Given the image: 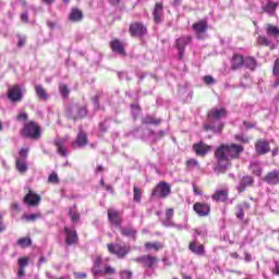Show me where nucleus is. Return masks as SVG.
I'll use <instances>...</instances> for the list:
<instances>
[{"mask_svg":"<svg viewBox=\"0 0 279 279\" xmlns=\"http://www.w3.org/2000/svg\"><path fill=\"white\" fill-rule=\"evenodd\" d=\"M245 151V147L239 144H220L215 150V158L218 161V171L220 173L227 172L228 168L232 166L230 160H238L241 154Z\"/></svg>","mask_w":279,"mask_h":279,"instance_id":"1","label":"nucleus"},{"mask_svg":"<svg viewBox=\"0 0 279 279\" xmlns=\"http://www.w3.org/2000/svg\"><path fill=\"white\" fill-rule=\"evenodd\" d=\"M20 135L24 138L39 141L41 138V126L36 121L24 123L23 129L20 130Z\"/></svg>","mask_w":279,"mask_h":279,"instance_id":"2","label":"nucleus"},{"mask_svg":"<svg viewBox=\"0 0 279 279\" xmlns=\"http://www.w3.org/2000/svg\"><path fill=\"white\" fill-rule=\"evenodd\" d=\"M107 252L111 255L118 256V258L122 259L129 255L131 252V247L128 245H122L119 243H107Z\"/></svg>","mask_w":279,"mask_h":279,"instance_id":"3","label":"nucleus"},{"mask_svg":"<svg viewBox=\"0 0 279 279\" xmlns=\"http://www.w3.org/2000/svg\"><path fill=\"white\" fill-rule=\"evenodd\" d=\"M129 34L133 38L142 39L147 35V27L143 22H131L129 26Z\"/></svg>","mask_w":279,"mask_h":279,"instance_id":"4","label":"nucleus"},{"mask_svg":"<svg viewBox=\"0 0 279 279\" xmlns=\"http://www.w3.org/2000/svg\"><path fill=\"white\" fill-rule=\"evenodd\" d=\"M171 194V185L165 181H161L153 190V196L158 198L169 197Z\"/></svg>","mask_w":279,"mask_h":279,"instance_id":"5","label":"nucleus"},{"mask_svg":"<svg viewBox=\"0 0 279 279\" xmlns=\"http://www.w3.org/2000/svg\"><path fill=\"white\" fill-rule=\"evenodd\" d=\"M193 40L191 36H182L175 40V47L178 49V60L181 61L184 58L185 47Z\"/></svg>","mask_w":279,"mask_h":279,"instance_id":"6","label":"nucleus"},{"mask_svg":"<svg viewBox=\"0 0 279 279\" xmlns=\"http://www.w3.org/2000/svg\"><path fill=\"white\" fill-rule=\"evenodd\" d=\"M107 220H109V223L114 226L116 228H121L122 214L117 209L109 208L107 209Z\"/></svg>","mask_w":279,"mask_h":279,"instance_id":"7","label":"nucleus"},{"mask_svg":"<svg viewBox=\"0 0 279 279\" xmlns=\"http://www.w3.org/2000/svg\"><path fill=\"white\" fill-rule=\"evenodd\" d=\"M135 263L142 265L145 268L151 269L158 264V258L147 254L135 258Z\"/></svg>","mask_w":279,"mask_h":279,"instance_id":"8","label":"nucleus"},{"mask_svg":"<svg viewBox=\"0 0 279 279\" xmlns=\"http://www.w3.org/2000/svg\"><path fill=\"white\" fill-rule=\"evenodd\" d=\"M7 98H9V100L13 102L22 101L23 94L21 85L11 86L7 92Z\"/></svg>","mask_w":279,"mask_h":279,"instance_id":"9","label":"nucleus"},{"mask_svg":"<svg viewBox=\"0 0 279 279\" xmlns=\"http://www.w3.org/2000/svg\"><path fill=\"white\" fill-rule=\"evenodd\" d=\"M255 154L264 156L270 153V143L267 140H257L254 144Z\"/></svg>","mask_w":279,"mask_h":279,"instance_id":"10","label":"nucleus"},{"mask_svg":"<svg viewBox=\"0 0 279 279\" xmlns=\"http://www.w3.org/2000/svg\"><path fill=\"white\" fill-rule=\"evenodd\" d=\"M63 232H65V245L71 246V245H77L80 238L78 233L75 230H72L69 227L63 228Z\"/></svg>","mask_w":279,"mask_h":279,"instance_id":"11","label":"nucleus"},{"mask_svg":"<svg viewBox=\"0 0 279 279\" xmlns=\"http://www.w3.org/2000/svg\"><path fill=\"white\" fill-rule=\"evenodd\" d=\"M165 5L162 2H157L153 9V19L155 24H161L165 19Z\"/></svg>","mask_w":279,"mask_h":279,"instance_id":"12","label":"nucleus"},{"mask_svg":"<svg viewBox=\"0 0 279 279\" xmlns=\"http://www.w3.org/2000/svg\"><path fill=\"white\" fill-rule=\"evenodd\" d=\"M192 149H194L197 157H205L210 153L213 147L209 146L208 144H205L203 141H201L192 145Z\"/></svg>","mask_w":279,"mask_h":279,"instance_id":"13","label":"nucleus"},{"mask_svg":"<svg viewBox=\"0 0 279 279\" xmlns=\"http://www.w3.org/2000/svg\"><path fill=\"white\" fill-rule=\"evenodd\" d=\"M41 196L37 195L36 192L32 190L28 191L27 195L24 196V204L28 207H37L40 205Z\"/></svg>","mask_w":279,"mask_h":279,"instance_id":"14","label":"nucleus"},{"mask_svg":"<svg viewBox=\"0 0 279 279\" xmlns=\"http://www.w3.org/2000/svg\"><path fill=\"white\" fill-rule=\"evenodd\" d=\"M244 64H245V58L243 57V54L235 52L233 53V56H231V59H230L231 71L241 70Z\"/></svg>","mask_w":279,"mask_h":279,"instance_id":"15","label":"nucleus"},{"mask_svg":"<svg viewBox=\"0 0 279 279\" xmlns=\"http://www.w3.org/2000/svg\"><path fill=\"white\" fill-rule=\"evenodd\" d=\"M194 213L197 217H208L210 215V205L206 203H195Z\"/></svg>","mask_w":279,"mask_h":279,"instance_id":"16","label":"nucleus"},{"mask_svg":"<svg viewBox=\"0 0 279 279\" xmlns=\"http://www.w3.org/2000/svg\"><path fill=\"white\" fill-rule=\"evenodd\" d=\"M264 182L272 186L279 185V169L267 172L266 177H264Z\"/></svg>","mask_w":279,"mask_h":279,"instance_id":"17","label":"nucleus"},{"mask_svg":"<svg viewBox=\"0 0 279 279\" xmlns=\"http://www.w3.org/2000/svg\"><path fill=\"white\" fill-rule=\"evenodd\" d=\"M211 201L227 203L229 201V190L228 187L216 190L214 195H211Z\"/></svg>","mask_w":279,"mask_h":279,"instance_id":"18","label":"nucleus"},{"mask_svg":"<svg viewBox=\"0 0 279 279\" xmlns=\"http://www.w3.org/2000/svg\"><path fill=\"white\" fill-rule=\"evenodd\" d=\"M88 145V135L84 131H81L76 135L75 142L72 143L73 148H83Z\"/></svg>","mask_w":279,"mask_h":279,"instance_id":"19","label":"nucleus"},{"mask_svg":"<svg viewBox=\"0 0 279 279\" xmlns=\"http://www.w3.org/2000/svg\"><path fill=\"white\" fill-rule=\"evenodd\" d=\"M227 117V109L225 108H213L209 113H207V119L220 121L222 118Z\"/></svg>","mask_w":279,"mask_h":279,"instance_id":"20","label":"nucleus"},{"mask_svg":"<svg viewBox=\"0 0 279 279\" xmlns=\"http://www.w3.org/2000/svg\"><path fill=\"white\" fill-rule=\"evenodd\" d=\"M72 23H81L84 20V12L73 7L68 17Z\"/></svg>","mask_w":279,"mask_h":279,"instance_id":"21","label":"nucleus"},{"mask_svg":"<svg viewBox=\"0 0 279 279\" xmlns=\"http://www.w3.org/2000/svg\"><path fill=\"white\" fill-rule=\"evenodd\" d=\"M255 183V180L253 177H243L242 180H240L239 186H238V192L243 193L246 191L247 187L253 186Z\"/></svg>","mask_w":279,"mask_h":279,"instance_id":"22","label":"nucleus"},{"mask_svg":"<svg viewBox=\"0 0 279 279\" xmlns=\"http://www.w3.org/2000/svg\"><path fill=\"white\" fill-rule=\"evenodd\" d=\"M192 28L195 31L196 36H201L208 31V22L201 20L199 22L192 24Z\"/></svg>","mask_w":279,"mask_h":279,"instance_id":"23","label":"nucleus"},{"mask_svg":"<svg viewBox=\"0 0 279 279\" xmlns=\"http://www.w3.org/2000/svg\"><path fill=\"white\" fill-rule=\"evenodd\" d=\"M116 274H117V268H113L110 265H107L104 269L100 268L99 270L92 272L94 277L114 276Z\"/></svg>","mask_w":279,"mask_h":279,"instance_id":"24","label":"nucleus"},{"mask_svg":"<svg viewBox=\"0 0 279 279\" xmlns=\"http://www.w3.org/2000/svg\"><path fill=\"white\" fill-rule=\"evenodd\" d=\"M110 49L114 53H119L121 56H125L126 54V51L124 50V45L119 39H113V40L110 41Z\"/></svg>","mask_w":279,"mask_h":279,"instance_id":"25","label":"nucleus"},{"mask_svg":"<svg viewBox=\"0 0 279 279\" xmlns=\"http://www.w3.org/2000/svg\"><path fill=\"white\" fill-rule=\"evenodd\" d=\"M187 248L191 251V253H194L197 256H204L205 255V246L204 244H197L196 241L190 242V245Z\"/></svg>","mask_w":279,"mask_h":279,"instance_id":"26","label":"nucleus"},{"mask_svg":"<svg viewBox=\"0 0 279 279\" xmlns=\"http://www.w3.org/2000/svg\"><path fill=\"white\" fill-rule=\"evenodd\" d=\"M251 208V204L247 202H243L235 206V217H238L239 220H243L245 218V211Z\"/></svg>","mask_w":279,"mask_h":279,"instance_id":"27","label":"nucleus"},{"mask_svg":"<svg viewBox=\"0 0 279 279\" xmlns=\"http://www.w3.org/2000/svg\"><path fill=\"white\" fill-rule=\"evenodd\" d=\"M120 230L121 235H123L124 238H129L133 241H136L137 236V231L134 228H123L122 226L118 227Z\"/></svg>","mask_w":279,"mask_h":279,"instance_id":"28","label":"nucleus"},{"mask_svg":"<svg viewBox=\"0 0 279 279\" xmlns=\"http://www.w3.org/2000/svg\"><path fill=\"white\" fill-rule=\"evenodd\" d=\"M144 247L147 251L159 252L165 250V244L162 242H145Z\"/></svg>","mask_w":279,"mask_h":279,"instance_id":"29","label":"nucleus"},{"mask_svg":"<svg viewBox=\"0 0 279 279\" xmlns=\"http://www.w3.org/2000/svg\"><path fill=\"white\" fill-rule=\"evenodd\" d=\"M35 94L37 95L38 99L43 101L48 100V94L45 87L43 85H35L34 86Z\"/></svg>","mask_w":279,"mask_h":279,"instance_id":"30","label":"nucleus"},{"mask_svg":"<svg viewBox=\"0 0 279 279\" xmlns=\"http://www.w3.org/2000/svg\"><path fill=\"white\" fill-rule=\"evenodd\" d=\"M53 145L57 147V153L61 157H66L68 151L66 148L64 147V141L62 140H54Z\"/></svg>","mask_w":279,"mask_h":279,"instance_id":"31","label":"nucleus"},{"mask_svg":"<svg viewBox=\"0 0 279 279\" xmlns=\"http://www.w3.org/2000/svg\"><path fill=\"white\" fill-rule=\"evenodd\" d=\"M15 169H17L20 173L27 172L28 166H27L26 159H21V158L15 159Z\"/></svg>","mask_w":279,"mask_h":279,"instance_id":"32","label":"nucleus"},{"mask_svg":"<svg viewBox=\"0 0 279 279\" xmlns=\"http://www.w3.org/2000/svg\"><path fill=\"white\" fill-rule=\"evenodd\" d=\"M266 34L267 36L279 38V27L276 25L267 24Z\"/></svg>","mask_w":279,"mask_h":279,"instance_id":"33","label":"nucleus"},{"mask_svg":"<svg viewBox=\"0 0 279 279\" xmlns=\"http://www.w3.org/2000/svg\"><path fill=\"white\" fill-rule=\"evenodd\" d=\"M244 65L250 71H255L257 66L256 59L253 57H247L244 59Z\"/></svg>","mask_w":279,"mask_h":279,"instance_id":"34","label":"nucleus"},{"mask_svg":"<svg viewBox=\"0 0 279 279\" xmlns=\"http://www.w3.org/2000/svg\"><path fill=\"white\" fill-rule=\"evenodd\" d=\"M22 220H25L26 222H36L37 220L41 219L40 213L35 214H28L21 217Z\"/></svg>","mask_w":279,"mask_h":279,"instance_id":"35","label":"nucleus"},{"mask_svg":"<svg viewBox=\"0 0 279 279\" xmlns=\"http://www.w3.org/2000/svg\"><path fill=\"white\" fill-rule=\"evenodd\" d=\"M77 114L73 116V121H77L80 119H84L87 114L86 107L76 106Z\"/></svg>","mask_w":279,"mask_h":279,"instance_id":"36","label":"nucleus"},{"mask_svg":"<svg viewBox=\"0 0 279 279\" xmlns=\"http://www.w3.org/2000/svg\"><path fill=\"white\" fill-rule=\"evenodd\" d=\"M70 218L72 220L73 223H78L80 219H81V215L80 213L76 210L75 207H70Z\"/></svg>","mask_w":279,"mask_h":279,"instance_id":"37","label":"nucleus"},{"mask_svg":"<svg viewBox=\"0 0 279 279\" xmlns=\"http://www.w3.org/2000/svg\"><path fill=\"white\" fill-rule=\"evenodd\" d=\"M17 245H20L21 248H27L32 245V239L29 236L21 238L17 240Z\"/></svg>","mask_w":279,"mask_h":279,"instance_id":"38","label":"nucleus"},{"mask_svg":"<svg viewBox=\"0 0 279 279\" xmlns=\"http://www.w3.org/2000/svg\"><path fill=\"white\" fill-rule=\"evenodd\" d=\"M256 43H257V46H259V47H270L269 38H267L266 36H263V35H259L257 37Z\"/></svg>","mask_w":279,"mask_h":279,"instance_id":"39","label":"nucleus"},{"mask_svg":"<svg viewBox=\"0 0 279 279\" xmlns=\"http://www.w3.org/2000/svg\"><path fill=\"white\" fill-rule=\"evenodd\" d=\"M100 266H102V256L97 255L94 259V267L92 268V274L98 271L100 269Z\"/></svg>","mask_w":279,"mask_h":279,"instance_id":"40","label":"nucleus"},{"mask_svg":"<svg viewBox=\"0 0 279 279\" xmlns=\"http://www.w3.org/2000/svg\"><path fill=\"white\" fill-rule=\"evenodd\" d=\"M142 195H143L142 190L138 189L137 186H134L133 187V201L135 203H141L142 202Z\"/></svg>","mask_w":279,"mask_h":279,"instance_id":"41","label":"nucleus"},{"mask_svg":"<svg viewBox=\"0 0 279 279\" xmlns=\"http://www.w3.org/2000/svg\"><path fill=\"white\" fill-rule=\"evenodd\" d=\"M161 123L160 119H155L151 118L150 116H147L143 119V124H154V125H158Z\"/></svg>","mask_w":279,"mask_h":279,"instance_id":"42","label":"nucleus"},{"mask_svg":"<svg viewBox=\"0 0 279 279\" xmlns=\"http://www.w3.org/2000/svg\"><path fill=\"white\" fill-rule=\"evenodd\" d=\"M59 94H61L62 98H69L70 89L68 85H59Z\"/></svg>","mask_w":279,"mask_h":279,"instance_id":"43","label":"nucleus"},{"mask_svg":"<svg viewBox=\"0 0 279 279\" xmlns=\"http://www.w3.org/2000/svg\"><path fill=\"white\" fill-rule=\"evenodd\" d=\"M185 166H186V170H193L196 167H198V161L194 158H191L186 160Z\"/></svg>","mask_w":279,"mask_h":279,"instance_id":"44","label":"nucleus"},{"mask_svg":"<svg viewBox=\"0 0 279 279\" xmlns=\"http://www.w3.org/2000/svg\"><path fill=\"white\" fill-rule=\"evenodd\" d=\"M29 258L27 256L20 257L17 265L20 268L25 269L28 266Z\"/></svg>","mask_w":279,"mask_h":279,"instance_id":"45","label":"nucleus"},{"mask_svg":"<svg viewBox=\"0 0 279 279\" xmlns=\"http://www.w3.org/2000/svg\"><path fill=\"white\" fill-rule=\"evenodd\" d=\"M278 3L275 2H269L264 7V12L266 13H271L277 9Z\"/></svg>","mask_w":279,"mask_h":279,"instance_id":"46","label":"nucleus"},{"mask_svg":"<svg viewBox=\"0 0 279 279\" xmlns=\"http://www.w3.org/2000/svg\"><path fill=\"white\" fill-rule=\"evenodd\" d=\"M132 277H133L132 270L124 269V270L120 271V278L121 279H132Z\"/></svg>","mask_w":279,"mask_h":279,"instance_id":"47","label":"nucleus"},{"mask_svg":"<svg viewBox=\"0 0 279 279\" xmlns=\"http://www.w3.org/2000/svg\"><path fill=\"white\" fill-rule=\"evenodd\" d=\"M48 183L58 184L60 183V179L58 178V174L56 172L49 174L48 177Z\"/></svg>","mask_w":279,"mask_h":279,"instance_id":"48","label":"nucleus"},{"mask_svg":"<svg viewBox=\"0 0 279 279\" xmlns=\"http://www.w3.org/2000/svg\"><path fill=\"white\" fill-rule=\"evenodd\" d=\"M234 140L239 143L247 144L248 138L244 134H235Z\"/></svg>","mask_w":279,"mask_h":279,"instance_id":"49","label":"nucleus"},{"mask_svg":"<svg viewBox=\"0 0 279 279\" xmlns=\"http://www.w3.org/2000/svg\"><path fill=\"white\" fill-rule=\"evenodd\" d=\"M225 124L220 123L218 124V126H211V132H214V134H221L223 131Z\"/></svg>","mask_w":279,"mask_h":279,"instance_id":"50","label":"nucleus"},{"mask_svg":"<svg viewBox=\"0 0 279 279\" xmlns=\"http://www.w3.org/2000/svg\"><path fill=\"white\" fill-rule=\"evenodd\" d=\"M19 154H20L21 160H26L28 157V148H25V147L21 148Z\"/></svg>","mask_w":279,"mask_h":279,"instance_id":"51","label":"nucleus"},{"mask_svg":"<svg viewBox=\"0 0 279 279\" xmlns=\"http://www.w3.org/2000/svg\"><path fill=\"white\" fill-rule=\"evenodd\" d=\"M272 75L279 76V59H276V61L274 62Z\"/></svg>","mask_w":279,"mask_h":279,"instance_id":"52","label":"nucleus"},{"mask_svg":"<svg viewBox=\"0 0 279 279\" xmlns=\"http://www.w3.org/2000/svg\"><path fill=\"white\" fill-rule=\"evenodd\" d=\"M174 217V209L170 208L166 210V219L168 221L172 220V218Z\"/></svg>","mask_w":279,"mask_h":279,"instance_id":"53","label":"nucleus"},{"mask_svg":"<svg viewBox=\"0 0 279 279\" xmlns=\"http://www.w3.org/2000/svg\"><path fill=\"white\" fill-rule=\"evenodd\" d=\"M204 82L206 85H213L215 84V78L210 75L204 76Z\"/></svg>","mask_w":279,"mask_h":279,"instance_id":"54","label":"nucleus"},{"mask_svg":"<svg viewBox=\"0 0 279 279\" xmlns=\"http://www.w3.org/2000/svg\"><path fill=\"white\" fill-rule=\"evenodd\" d=\"M27 120H28V114H27V113H25V112L19 113V116H17V121H20V122H25V121H27Z\"/></svg>","mask_w":279,"mask_h":279,"instance_id":"55","label":"nucleus"},{"mask_svg":"<svg viewBox=\"0 0 279 279\" xmlns=\"http://www.w3.org/2000/svg\"><path fill=\"white\" fill-rule=\"evenodd\" d=\"M94 106L97 110H100V96L99 95L94 97Z\"/></svg>","mask_w":279,"mask_h":279,"instance_id":"56","label":"nucleus"},{"mask_svg":"<svg viewBox=\"0 0 279 279\" xmlns=\"http://www.w3.org/2000/svg\"><path fill=\"white\" fill-rule=\"evenodd\" d=\"M243 125L247 130H252V129L256 128V123L248 122V121H243Z\"/></svg>","mask_w":279,"mask_h":279,"instance_id":"57","label":"nucleus"},{"mask_svg":"<svg viewBox=\"0 0 279 279\" xmlns=\"http://www.w3.org/2000/svg\"><path fill=\"white\" fill-rule=\"evenodd\" d=\"M73 276L75 279H86L88 277L86 272H73Z\"/></svg>","mask_w":279,"mask_h":279,"instance_id":"58","label":"nucleus"},{"mask_svg":"<svg viewBox=\"0 0 279 279\" xmlns=\"http://www.w3.org/2000/svg\"><path fill=\"white\" fill-rule=\"evenodd\" d=\"M46 263H47V257H45V256L39 257L38 264H37L38 269H40L41 266L45 265Z\"/></svg>","mask_w":279,"mask_h":279,"instance_id":"59","label":"nucleus"},{"mask_svg":"<svg viewBox=\"0 0 279 279\" xmlns=\"http://www.w3.org/2000/svg\"><path fill=\"white\" fill-rule=\"evenodd\" d=\"M193 191L195 196H202L203 195V191L199 190L198 186H196L195 184L193 185Z\"/></svg>","mask_w":279,"mask_h":279,"instance_id":"60","label":"nucleus"},{"mask_svg":"<svg viewBox=\"0 0 279 279\" xmlns=\"http://www.w3.org/2000/svg\"><path fill=\"white\" fill-rule=\"evenodd\" d=\"M3 231H5V225L3 222L2 214H0V233H2Z\"/></svg>","mask_w":279,"mask_h":279,"instance_id":"61","label":"nucleus"},{"mask_svg":"<svg viewBox=\"0 0 279 279\" xmlns=\"http://www.w3.org/2000/svg\"><path fill=\"white\" fill-rule=\"evenodd\" d=\"M272 275L279 276V262H276V265L272 268Z\"/></svg>","mask_w":279,"mask_h":279,"instance_id":"62","label":"nucleus"},{"mask_svg":"<svg viewBox=\"0 0 279 279\" xmlns=\"http://www.w3.org/2000/svg\"><path fill=\"white\" fill-rule=\"evenodd\" d=\"M26 45V38L25 37H20V40L17 43V47H24Z\"/></svg>","mask_w":279,"mask_h":279,"instance_id":"63","label":"nucleus"},{"mask_svg":"<svg viewBox=\"0 0 279 279\" xmlns=\"http://www.w3.org/2000/svg\"><path fill=\"white\" fill-rule=\"evenodd\" d=\"M17 276L20 278H23L24 276H26L25 268H19Z\"/></svg>","mask_w":279,"mask_h":279,"instance_id":"64","label":"nucleus"}]
</instances>
